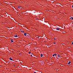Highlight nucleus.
Instances as JSON below:
<instances>
[{"label": "nucleus", "mask_w": 73, "mask_h": 73, "mask_svg": "<svg viewBox=\"0 0 73 73\" xmlns=\"http://www.w3.org/2000/svg\"><path fill=\"white\" fill-rule=\"evenodd\" d=\"M70 63H71V62L69 61V62H68V65H69V64H70Z\"/></svg>", "instance_id": "obj_1"}, {"label": "nucleus", "mask_w": 73, "mask_h": 73, "mask_svg": "<svg viewBox=\"0 0 73 73\" xmlns=\"http://www.w3.org/2000/svg\"><path fill=\"white\" fill-rule=\"evenodd\" d=\"M27 33H25L24 34V36H26V35H27Z\"/></svg>", "instance_id": "obj_2"}, {"label": "nucleus", "mask_w": 73, "mask_h": 73, "mask_svg": "<svg viewBox=\"0 0 73 73\" xmlns=\"http://www.w3.org/2000/svg\"><path fill=\"white\" fill-rule=\"evenodd\" d=\"M56 30H60V28H56Z\"/></svg>", "instance_id": "obj_3"}, {"label": "nucleus", "mask_w": 73, "mask_h": 73, "mask_svg": "<svg viewBox=\"0 0 73 73\" xmlns=\"http://www.w3.org/2000/svg\"><path fill=\"white\" fill-rule=\"evenodd\" d=\"M13 40V39H11V42H13V41H12Z\"/></svg>", "instance_id": "obj_4"}, {"label": "nucleus", "mask_w": 73, "mask_h": 73, "mask_svg": "<svg viewBox=\"0 0 73 73\" xmlns=\"http://www.w3.org/2000/svg\"><path fill=\"white\" fill-rule=\"evenodd\" d=\"M18 8L20 9V8H21V6H18Z\"/></svg>", "instance_id": "obj_5"}, {"label": "nucleus", "mask_w": 73, "mask_h": 73, "mask_svg": "<svg viewBox=\"0 0 73 73\" xmlns=\"http://www.w3.org/2000/svg\"><path fill=\"white\" fill-rule=\"evenodd\" d=\"M9 60H12V58H9Z\"/></svg>", "instance_id": "obj_6"}, {"label": "nucleus", "mask_w": 73, "mask_h": 73, "mask_svg": "<svg viewBox=\"0 0 73 73\" xmlns=\"http://www.w3.org/2000/svg\"><path fill=\"white\" fill-rule=\"evenodd\" d=\"M57 56L58 57H60V56H59V55L58 54Z\"/></svg>", "instance_id": "obj_7"}, {"label": "nucleus", "mask_w": 73, "mask_h": 73, "mask_svg": "<svg viewBox=\"0 0 73 73\" xmlns=\"http://www.w3.org/2000/svg\"><path fill=\"white\" fill-rule=\"evenodd\" d=\"M14 36H15V37H17V35H16H16H15Z\"/></svg>", "instance_id": "obj_8"}, {"label": "nucleus", "mask_w": 73, "mask_h": 73, "mask_svg": "<svg viewBox=\"0 0 73 73\" xmlns=\"http://www.w3.org/2000/svg\"><path fill=\"white\" fill-rule=\"evenodd\" d=\"M42 56H43V54H41L40 56H41V57H42Z\"/></svg>", "instance_id": "obj_9"}, {"label": "nucleus", "mask_w": 73, "mask_h": 73, "mask_svg": "<svg viewBox=\"0 0 73 73\" xmlns=\"http://www.w3.org/2000/svg\"><path fill=\"white\" fill-rule=\"evenodd\" d=\"M55 56V55L54 54L52 55V56Z\"/></svg>", "instance_id": "obj_10"}, {"label": "nucleus", "mask_w": 73, "mask_h": 73, "mask_svg": "<svg viewBox=\"0 0 73 73\" xmlns=\"http://www.w3.org/2000/svg\"><path fill=\"white\" fill-rule=\"evenodd\" d=\"M31 52H29V54H30V53H31Z\"/></svg>", "instance_id": "obj_11"}, {"label": "nucleus", "mask_w": 73, "mask_h": 73, "mask_svg": "<svg viewBox=\"0 0 73 73\" xmlns=\"http://www.w3.org/2000/svg\"><path fill=\"white\" fill-rule=\"evenodd\" d=\"M54 55H55V56H56V55H57V54H54Z\"/></svg>", "instance_id": "obj_12"}, {"label": "nucleus", "mask_w": 73, "mask_h": 73, "mask_svg": "<svg viewBox=\"0 0 73 73\" xmlns=\"http://www.w3.org/2000/svg\"><path fill=\"white\" fill-rule=\"evenodd\" d=\"M71 19H72V20H73V17H72Z\"/></svg>", "instance_id": "obj_13"}, {"label": "nucleus", "mask_w": 73, "mask_h": 73, "mask_svg": "<svg viewBox=\"0 0 73 73\" xmlns=\"http://www.w3.org/2000/svg\"><path fill=\"white\" fill-rule=\"evenodd\" d=\"M53 44H56V42H54Z\"/></svg>", "instance_id": "obj_14"}, {"label": "nucleus", "mask_w": 73, "mask_h": 73, "mask_svg": "<svg viewBox=\"0 0 73 73\" xmlns=\"http://www.w3.org/2000/svg\"><path fill=\"white\" fill-rule=\"evenodd\" d=\"M40 36H38V38H39V37H40Z\"/></svg>", "instance_id": "obj_15"}, {"label": "nucleus", "mask_w": 73, "mask_h": 73, "mask_svg": "<svg viewBox=\"0 0 73 73\" xmlns=\"http://www.w3.org/2000/svg\"><path fill=\"white\" fill-rule=\"evenodd\" d=\"M32 54L31 55V56L32 57Z\"/></svg>", "instance_id": "obj_16"}, {"label": "nucleus", "mask_w": 73, "mask_h": 73, "mask_svg": "<svg viewBox=\"0 0 73 73\" xmlns=\"http://www.w3.org/2000/svg\"><path fill=\"white\" fill-rule=\"evenodd\" d=\"M72 44H73V42H72Z\"/></svg>", "instance_id": "obj_17"}, {"label": "nucleus", "mask_w": 73, "mask_h": 73, "mask_svg": "<svg viewBox=\"0 0 73 73\" xmlns=\"http://www.w3.org/2000/svg\"><path fill=\"white\" fill-rule=\"evenodd\" d=\"M34 73H36V72H34Z\"/></svg>", "instance_id": "obj_18"}, {"label": "nucleus", "mask_w": 73, "mask_h": 73, "mask_svg": "<svg viewBox=\"0 0 73 73\" xmlns=\"http://www.w3.org/2000/svg\"><path fill=\"white\" fill-rule=\"evenodd\" d=\"M23 33H24V31H23Z\"/></svg>", "instance_id": "obj_19"}, {"label": "nucleus", "mask_w": 73, "mask_h": 73, "mask_svg": "<svg viewBox=\"0 0 73 73\" xmlns=\"http://www.w3.org/2000/svg\"><path fill=\"white\" fill-rule=\"evenodd\" d=\"M21 32H23V31H21Z\"/></svg>", "instance_id": "obj_20"}, {"label": "nucleus", "mask_w": 73, "mask_h": 73, "mask_svg": "<svg viewBox=\"0 0 73 73\" xmlns=\"http://www.w3.org/2000/svg\"><path fill=\"white\" fill-rule=\"evenodd\" d=\"M72 7L73 8V5H72Z\"/></svg>", "instance_id": "obj_21"}, {"label": "nucleus", "mask_w": 73, "mask_h": 73, "mask_svg": "<svg viewBox=\"0 0 73 73\" xmlns=\"http://www.w3.org/2000/svg\"><path fill=\"white\" fill-rule=\"evenodd\" d=\"M54 40H56V38H54Z\"/></svg>", "instance_id": "obj_22"}, {"label": "nucleus", "mask_w": 73, "mask_h": 73, "mask_svg": "<svg viewBox=\"0 0 73 73\" xmlns=\"http://www.w3.org/2000/svg\"><path fill=\"white\" fill-rule=\"evenodd\" d=\"M70 19H71V18H70Z\"/></svg>", "instance_id": "obj_23"}, {"label": "nucleus", "mask_w": 73, "mask_h": 73, "mask_svg": "<svg viewBox=\"0 0 73 73\" xmlns=\"http://www.w3.org/2000/svg\"><path fill=\"white\" fill-rule=\"evenodd\" d=\"M20 31H21V30H20Z\"/></svg>", "instance_id": "obj_24"}, {"label": "nucleus", "mask_w": 73, "mask_h": 73, "mask_svg": "<svg viewBox=\"0 0 73 73\" xmlns=\"http://www.w3.org/2000/svg\"><path fill=\"white\" fill-rule=\"evenodd\" d=\"M57 59H58V58H57Z\"/></svg>", "instance_id": "obj_25"}]
</instances>
